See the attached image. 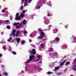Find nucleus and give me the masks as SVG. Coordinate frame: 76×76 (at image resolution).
Returning <instances> with one entry per match:
<instances>
[{
	"instance_id": "a18cd8bd",
	"label": "nucleus",
	"mask_w": 76,
	"mask_h": 76,
	"mask_svg": "<svg viewBox=\"0 0 76 76\" xmlns=\"http://www.w3.org/2000/svg\"><path fill=\"white\" fill-rule=\"evenodd\" d=\"M30 37H32V34H30Z\"/></svg>"
},
{
	"instance_id": "a19ab883",
	"label": "nucleus",
	"mask_w": 76,
	"mask_h": 76,
	"mask_svg": "<svg viewBox=\"0 0 76 76\" xmlns=\"http://www.w3.org/2000/svg\"><path fill=\"white\" fill-rule=\"evenodd\" d=\"M43 45H43V44H41V47H42V46H43Z\"/></svg>"
},
{
	"instance_id": "aec40b11",
	"label": "nucleus",
	"mask_w": 76,
	"mask_h": 76,
	"mask_svg": "<svg viewBox=\"0 0 76 76\" xmlns=\"http://www.w3.org/2000/svg\"><path fill=\"white\" fill-rule=\"evenodd\" d=\"M19 14L18 13H17L16 14L15 16L16 17H18V16H19Z\"/></svg>"
},
{
	"instance_id": "6e6d98bb",
	"label": "nucleus",
	"mask_w": 76,
	"mask_h": 76,
	"mask_svg": "<svg viewBox=\"0 0 76 76\" xmlns=\"http://www.w3.org/2000/svg\"><path fill=\"white\" fill-rule=\"evenodd\" d=\"M75 39H76V37L75 38Z\"/></svg>"
},
{
	"instance_id": "f03ea898",
	"label": "nucleus",
	"mask_w": 76,
	"mask_h": 76,
	"mask_svg": "<svg viewBox=\"0 0 76 76\" xmlns=\"http://www.w3.org/2000/svg\"><path fill=\"white\" fill-rule=\"evenodd\" d=\"M34 58V55H32V56L29 55V60L27 61V62H25L26 65H27L28 63H29L30 61H31Z\"/></svg>"
},
{
	"instance_id": "bf43d9fd",
	"label": "nucleus",
	"mask_w": 76,
	"mask_h": 76,
	"mask_svg": "<svg viewBox=\"0 0 76 76\" xmlns=\"http://www.w3.org/2000/svg\"><path fill=\"white\" fill-rule=\"evenodd\" d=\"M35 67L36 68V66H35Z\"/></svg>"
},
{
	"instance_id": "f8f14e48",
	"label": "nucleus",
	"mask_w": 76,
	"mask_h": 76,
	"mask_svg": "<svg viewBox=\"0 0 76 76\" xmlns=\"http://www.w3.org/2000/svg\"><path fill=\"white\" fill-rule=\"evenodd\" d=\"M24 14L23 13H22L20 15V17L21 18H23L24 17Z\"/></svg>"
},
{
	"instance_id": "7ed1b4c3",
	"label": "nucleus",
	"mask_w": 76,
	"mask_h": 76,
	"mask_svg": "<svg viewBox=\"0 0 76 76\" xmlns=\"http://www.w3.org/2000/svg\"><path fill=\"white\" fill-rule=\"evenodd\" d=\"M29 53L31 54H32V55H34V56L35 54H36V50L35 49H33L32 50V51H29Z\"/></svg>"
},
{
	"instance_id": "1a4fd4ad",
	"label": "nucleus",
	"mask_w": 76,
	"mask_h": 76,
	"mask_svg": "<svg viewBox=\"0 0 76 76\" xmlns=\"http://www.w3.org/2000/svg\"><path fill=\"white\" fill-rule=\"evenodd\" d=\"M55 40L56 41H60V39L58 37H56L55 38Z\"/></svg>"
},
{
	"instance_id": "f3484780",
	"label": "nucleus",
	"mask_w": 76,
	"mask_h": 76,
	"mask_svg": "<svg viewBox=\"0 0 76 76\" xmlns=\"http://www.w3.org/2000/svg\"><path fill=\"white\" fill-rule=\"evenodd\" d=\"M49 50L50 51H53V48H50L49 49Z\"/></svg>"
},
{
	"instance_id": "4d7b16f0",
	"label": "nucleus",
	"mask_w": 76,
	"mask_h": 76,
	"mask_svg": "<svg viewBox=\"0 0 76 76\" xmlns=\"http://www.w3.org/2000/svg\"><path fill=\"white\" fill-rule=\"evenodd\" d=\"M0 76H1V75L0 74Z\"/></svg>"
},
{
	"instance_id": "cd10ccee",
	"label": "nucleus",
	"mask_w": 76,
	"mask_h": 76,
	"mask_svg": "<svg viewBox=\"0 0 76 76\" xmlns=\"http://www.w3.org/2000/svg\"><path fill=\"white\" fill-rule=\"evenodd\" d=\"M7 29H10V26H7Z\"/></svg>"
},
{
	"instance_id": "423d86ee",
	"label": "nucleus",
	"mask_w": 76,
	"mask_h": 76,
	"mask_svg": "<svg viewBox=\"0 0 76 76\" xmlns=\"http://www.w3.org/2000/svg\"><path fill=\"white\" fill-rule=\"evenodd\" d=\"M16 40L17 43H19V42L20 41V39L17 38L16 39Z\"/></svg>"
},
{
	"instance_id": "20e7f679",
	"label": "nucleus",
	"mask_w": 76,
	"mask_h": 76,
	"mask_svg": "<svg viewBox=\"0 0 76 76\" xmlns=\"http://www.w3.org/2000/svg\"><path fill=\"white\" fill-rule=\"evenodd\" d=\"M18 25H19V26H18L17 27V28L19 29V27H20V26L22 25V24L19 23H15L14 24V26H17Z\"/></svg>"
},
{
	"instance_id": "9b49d317",
	"label": "nucleus",
	"mask_w": 76,
	"mask_h": 76,
	"mask_svg": "<svg viewBox=\"0 0 76 76\" xmlns=\"http://www.w3.org/2000/svg\"><path fill=\"white\" fill-rule=\"evenodd\" d=\"M26 20H24L23 21V25H25L26 24Z\"/></svg>"
},
{
	"instance_id": "c85d7f7f",
	"label": "nucleus",
	"mask_w": 76,
	"mask_h": 76,
	"mask_svg": "<svg viewBox=\"0 0 76 76\" xmlns=\"http://www.w3.org/2000/svg\"><path fill=\"white\" fill-rule=\"evenodd\" d=\"M2 12H3V13H5V10H2Z\"/></svg>"
},
{
	"instance_id": "de8ad7c7",
	"label": "nucleus",
	"mask_w": 76,
	"mask_h": 76,
	"mask_svg": "<svg viewBox=\"0 0 76 76\" xmlns=\"http://www.w3.org/2000/svg\"><path fill=\"white\" fill-rule=\"evenodd\" d=\"M64 47H67V45H64Z\"/></svg>"
},
{
	"instance_id": "052dcab7",
	"label": "nucleus",
	"mask_w": 76,
	"mask_h": 76,
	"mask_svg": "<svg viewBox=\"0 0 76 76\" xmlns=\"http://www.w3.org/2000/svg\"><path fill=\"white\" fill-rule=\"evenodd\" d=\"M63 48H64V47H63Z\"/></svg>"
},
{
	"instance_id": "2eb2a0df",
	"label": "nucleus",
	"mask_w": 76,
	"mask_h": 76,
	"mask_svg": "<svg viewBox=\"0 0 76 76\" xmlns=\"http://www.w3.org/2000/svg\"><path fill=\"white\" fill-rule=\"evenodd\" d=\"M38 31H39V32H43L42 31V30L41 28H39L38 29Z\"/></svg>"
},
{
	"instance_id": "37998d69",
	"label": "nucleus",
	"mask_w": 76,
	"mask_h": 76,
	"mask_svg": "<svg viewBox=\"0 0 76 76\" xmlns=\"http://www.w3.org/2000/svg\"><path fill=\"white\" fill-rule=\"evenodd\" d=\"M38 58H40V56H39V55H38Z\"/></svg>"
},
{
	"instance_id": "f704fd0d",
	"label": "nucleus",
	"mask_w": 76,
	"mask_h": 76,
	"mask_svg": "<svg viewBox=\"0 0 76 76\" xmlns=\"http://www.w3.org/2000/svg\"><path fill=\"white\" fill-rule=\"evenodd\" d=\"M10 20H12V16H11V17H10Z\"/></svg>"
},
{
	"instance_id": "c03bdc74",
	"label": "nucleus",
	"mask_w": 76,
	"mask_h": 76,
	"mask_svg": "<svg viewBox=\"0 0 76 76\" xmlns=\"http://www.w3.org/2000/svg\"><path fill=\"white\" fill-rule=\"evenodd\" d=\"M1 67H3V68H4V66L3 65H1Z\"/></svg>"
},
{
	"instance_id": "412c9836",
	"label": "nucleus",
	"mask_w": 76,
	"mask_h": 76,
	"mask_svg": "<svg viewBox=\"0 0 76 76\" xmlns=\"http://www.w3.org/2000/svg\"><path fill=\"white\" fill-rule=\"evenodd\" d=\"M3 49L4 50V51H6V47L5 46H4L3 47Z\"/></svg>"
},
{
	"instance_id": "473e14b6",
	"label": "nucleus",
	"mask_w": 76,
	"mask_h": 76,
	"mask_svg": "<svg viewBox=\"0 0 76 76\" xmlns=\"http://www.w3.org/2000/svg\"><path fill=\"white\" fill-rule=\"evenodd\" d=\"M22 44H24L25 42H24V41H22Z\"/></svg>"
},
{
	"instance_id": "58836bf2",
	"label": "nucleus",
	"mask_w": 76,
	"mask_h": 76,
	"mask_svg": "<svg viewBox=\"0 0 76 76\" xmlns=\"http://www.w3.org/2000/svg\"><path fill=\"white\" fill-rule=\"evenodd\" d=\"M2 57V54H0V57Z\"/></svg>"
},
{
	"instance_id": "6e6552de",
	"label": "nucleus",
	"mask_w": 76,
	"mask_h": 76,
	"mask_svg": "<svg viewBox=\"0 0 76 76\" xmlns=\"http://www.w3.org/2000/svg\"><path fill=\"white\" fill-rule=\"evenodd\" d=\"M66 60L64 61L61 63H60L61 66H62V65H63V64H64V63H65V62H66Z\"/></svg>"
},
{
	"instance_id": "7c9ffc66",
	"label": "nucleus",
	"mask_w": 76,
	"mask_h": 76,
	"mask_svg": "<svg viewBox=\"0 0 76 76\" xmlns=\"http://www.w3.org/2000/svg\"><path fill=\"white\" fill-rule=\"evenodd\" d=\"M39 58H38L37 60L36 61H39Z\"/></svg>"
},
{
	"instance_id": "72a5a7b5",
	"label": "nucleus",
	"mask_w": 76,
	"mask_h": 76,
	"mask_svg": "<svg viewBox=\"0 0 76 76\" xmlns=\"http://www.w3.org/2000/svg\"><path fill=\"white\" fill-rule=\"evenodd\" d=\"M32 0H29V3L31 2V1H32Z\"/></svg>"
},
{
	"instance_id": "4468645a",
	"label": "nucleus",
	"mask_w": 76,
	"mask_h": 76,
	"mask_svg": "<svg viewBox=\"0 0 76 76\" xmlns=\"http://www.w3.org/2000/svg\"><path fill=\"white\" fill-rule=\"evenodd\" d=\"M60 68V67H56V68L54 69V71H56V70H58V69Z\"/></svg>"
},
{
	"instance_id": "864d4df0",
	"label": "nucleus",
	"mask_w": 76,
	"mask_h": 76,
	"mask_svg": "<svg viewBox=\"0 0 76 76\" xmlns=\"http://www.w3.org/2000/svg\"><path fill=\"white\" fill-rule=\"evenodd\" d=\"M42 48H44V47H42Z\"/></svg>"
},
{
	"instance_id": "2f4dec72",
	"label": "nucleus",
	"mask_w": 76,
	"mask_h": 76,
	"mask_svg": "<svg viewBox=\"0 0 76 76\" xmlns=\"http://www.w3.org/2000/svg\"><path fill=\"white\" fill-rule=\"evenodd\" d=\"M51 25H50L49 26V29H51Z\"/></svg>"
},
{
	"instance_id": "39448f33",
	"label": "nucleus",
	"mask_w": 76,
	"mask_h": 76,
	"mask_svg": "<svg viewBox=\"0 0 76 76\" xmlns=\"http://www.w3.org/2000/svg\"><path fill=\"white\" fill-rule=\"evenodd\" d=\"M40 36H42V37H45V34L43 31L41 32L40 33Z\"/></svg>"
},
{
	"instance_id": "5701e85b",
	"label": "nucleus",
	"mask_w": 76,
	"mask_h": 76,
	"mask_svg": "<svg viewBox=\"0 0 76 76\" xmlns=\"http://www.w3.org/2000/svg\"><path fill=\"white\" fill-rule=\"evenodd\" d=\"M8 75V74L6 72H4V74H3V75H5V76H7V75Z\"/></svg>"
},
{
	"instance_id": "13d9d810",
	"label": "nucleus",
	"mask_w": 76,
	"mask_h": 76,
	"mask_svg": "<svg viewBox=\"0 0 76 76\" xmlns=\"http://www.w3.org/2000/svg\"><path fill=\"white\" fill-rule=\"evenodd\" d=\"M1 62H0V63H1Z\"/></svg>"
},
{
	"instance_id": "8fccbe9b",
	"label": "nucleus",
	"mask_w": 76,
	"mask_h": 76,
	"mask_svg": "<svg viewBox=\"0 0 76 76\" xmlns=\"http://www.w3.org/2000/svg\"><path fill=\"white\" fill-rule=\"evenodd\" d=\"M13 42H14V40H12V43H13Z\"/></svg>"
},
{
	"instance_id": "a878e982",
	"label": "nucleus",
	"mask_w": 76,
	"mask_h": 76,
	"mask_svg": "<svg viewBox=\"0 0 76 76\" xmlns=\"http://www.w3.org/2000/svg\"><path fill=\"white\" fill-rule=\"evenodd\" d=\"M47 74H48V75H49L50 74H52V72L49 71L48 72H47Z\"/></svg>"
},
{
	"instance_id": "b1692460",
	"label": "nucleus",
	"mask_w": 76,
	"mask_h": 76,
	"mask_svg": "<svg viewBox=\"0 0 76 76\" xmlns=\"http://www.w3.org/2000/svg\"><path fill=\"white\" fill-rule=\"evenodd\" d=\"M12 53L13 54H14V55H16V53L15 51H13Z\"/></svg>"
},
{
	"instance_id": "f257e3e1",
	"label": "nucleus",
	"mask_w": 76,
	"mask_h": 76,
	"mask_svg": "<svg viewBox=\"0 0 76 76\" xmlns=\"http://www.w3.org/2000/svg\"><path fill=\"white\" fill-rule=\"evenodd\" d=\"M15 33H16V30H13L12 31V34H10V36H13L14 37L15 36V37H18L20 35V31L17 30L15 34Z\"/></svg>"
},
{
	"instance_id": "c756f323",
	"label": "nucleus",
	"mask_w": 76,
	"mask_h": 76,
	"mask_svg": "<svg viewBox=\"0 0 76 76\" xmlns=\"http://www.w3.org/2000/svg\"><path fill=\"white\" fill-rule=\"evenodd\" d=\"M5 23H7V22H9V21L8 20H6L5 21Z\"/></svg>"
},
{
	"instance_id": "bb28decb",
	"label": "nucleus",
	"mask_w": 76,
	"mask_h": 76,
	"mask_svg": "<svg viewBox=\"0 0 76 76\" xmlns=\"http://www.w3.org/2000/svg\"><path fill=\"white\" fill-rule=\"evenodd\" d=\"M27 31H26L25 30L24 32V34H27Z\"/></svg>"
},
{
	"instance_id": "3c124183",
	"label": "nucleus",
	"mask_w": 76,
	"mask_h": 76,
	"mask_svg": "<svg viewBox=\"0 0 76 76\" xmlns=\"http://www.w3.org/2000/svg\"><path fill=\"white\" fill-rule=\"evenodd\" d=\"M74 61L75 62L76 61V58H75V60H74Z\"/></svg>"
},
{
	"instance_id": "4be33fe9",
	"label": "nucleus",
	"mask_w": 76,
	"mask_h": 76,
	"mask_svg": "<svg viewBox=\"0 0 76 76\" xmlns=\"http://www.w3.org/2000/svg\"><path fill=\"white\" fill-rule=\"evenodd\" d=\"M62 73L61 72H58L57 74V75H58V76H59L60 75H61Z\"/></svg>"
},
{
	"instance_id": "c9c22d12",
	"label": "nucleus",
	"mask_w": 76,
	"mask_h": 76,
	"mask_svg": "<svg viewBox=\"0 0 76 76\" xmlns=\"http://www.w3.org/2000/svg\"><path fill=\"white\" fill-rule=\"evenodd\" d=\"M23 12L24 13H25V10H23Z\"/></svg>"
},
{
	"instance_id": "ddd939ff",
	"label": "nucleus",
	"mask_w": 76,
	"mask_h": 76,
	"mask_svg": "<svg viewBox=\"0 0 76 76\" xmlns=\"http://www.w3.org/2000/svg\"><path fill=\"white\" fill-rule=\"evenodd\" d=\"M21 19V18L20 16V17H16V20H20Z\"/></svg>"
},
{
	"instance_id": "dca6fc26",
	"label": "nucleus",
	"mask_w": 76,
	"mask_h": 76,
	"mask_svg": "<svg viewBox=\"0 0 76 76\" xmlns=\"http://www.w3.org/2000/svg\"><path fill=\"white\" fill-rule=\"evenodd\" d=\"M73 70H76V65H74V67L73 68Z\"/></svg>"
},
{
	"instance_id": "79ce46f5",
	"label": "nucleus",
	"mask_w": 76,
	"mask_h": 76,
	"mask_svg": "<svg viewBox=\"0 0 76 76\" xmlns=\"http://www.w3.org/2000/svg\"><path fill=\"white\" fill-rule=\"evenodd\" d=\"M12 39V37H10V39Z\"/></svg>"
},
{
	"instance_id": "49530a36",
	"label": "nucleus",
	"mask_w": 76,
	"mask_h": 76,
	"mask_svg": "<svg viewBox=\"0 0 76 76\" xmlns=\"http://www.w3.org/2000/svg\"><path fill=\"white\" fill-rule=\"evenodd\" d=\"M29 42H31V41H32V40H29Z\"/></svg>"
},
{
	"instance_id": "e433bc0d",
	"label": "nucleus",
	"mask_w": 76,
	"mask_h": 76,
	"mask_svg": "<svg viewBox=\"0 0 76 76\" xmlns=\"http://www.w3.org/2000/svg\"><path fill=\"white\" fill-rule=\"evenodd\" d=\"M65 28H67V25L65 26Z\"/></svg>"
},
{
	"instance_id": "393cba45",
	"label": "nucleus",
	"mask_w": 76,
	"mask_h": 76,
	"mask_svg": "<svg viewBox=\"0 0 76 76\" xmlns=\"http://www.w3.org/2000/svg\"><path fill=\"white\" fill-rule=\"evenodd\" d=\"M23 1H24V0H22L21 1V4H22L23 3ZM25 1H28V0H25Z\"/></svg>"
},
{
	"instance_id": "0eeeda50",
	"label": "nucleus",
	"mask_w": 76,
	"mask_h": 76,
	"mask_svg": "<svg viewBox=\"0 0 76 76\" xmlns=\"http://www.w3.org/2000/svg\"><path fill=\"white\" fill-rule=\"evenodd\" d=\"M39 39H43L44 38H43V37L42 36H38Z\"/></svg>"
},
{
	"instance_id": "a211bd4d",
	"label": "nucleus",
	"mask_w": 76,
	"mask_h": 76,
	"mask_svg": "<svg viewBox=\"0 0 76 76\" xmlns=\"http://www.w3.org/2000/svg\"><path fill=\"white\" fill-rule=\"evenodd\" d=\"M28 2H26L25 4H24V6H27V5H28Z\"/></svg>"
},
{
	"instance_id": "5fc2aeb1",
	"label": "nucleus",
	"mask_w": 76,
	"mask_h": 76,
	"mask_svg": "<svg viewBox=\"0 0 76 76\" xmlns=\"http://www.w3.org/2000/svg\"><path fill=\"white\" fill-rule=\"evenodd\" d=\"M1 35H3V34L2 33H1Z\"/></svg>"
},
{
	"instance_id": "ea45409f",
	"label": "nucleus",
	"mask_w": 76,
	"mask_h": 76,
	"mask_svg": "<svg viewBox=\"0 0 76 76\" xmlns=\"http://www.w3.org/2000/svg\"><path fill=\"white\" fill-rule=\"evenodd\" d=\"M47 16H50V14H48V15H47Z\"/></svg>"
},
{
	"instance_id": "6ab92c4d",
	"label": "nucleus",
	"mask_w": 76,
	"mask_h": 76,
	"mask_svg": "<svg viewBox=\"0 0 76 76\" xmlns=\"http://www.w3.org/2000/svg\"><path fill=\"white\" fill-rule=\"evenodd\" d=\"M70 64V62H68L66 63L65 65L67 66V65H68V64Z\"/></svg>"
},
{
	"instance_id": "603ef678",
	"label": "nucleus",
	"mask_w": 76,
	"mask_h": 76,
	"mask_svg": "<svg viewBox=\"0 0 76 76\" xmlns=\"http://www.w3.org/2000/svg\"><path fill=\"white\" fill-rule=\"evenodd\" d=\"M37 9H39V7H37Z\"/></svg>"
},
{
	"instance_id": "4c0bfd02",
	"label": "nucleus",
	"mask_w": 76,
	"mask_h": 76,
	"mask_svg": "<svg viewBox=\"0 0 76 76\" xmlns=\"http://www.w3.org/2000/svg\"><path fill=\"white\" fill-rule=\"evenodd\" d=\"M8 42H10V39H8Z\"/></svg>"
},
{
	"instance_id": "9d476101",
	"label": "nucleus",
	"mask_w": 76,
	"mask_h": 76,
	"mask_svg": "<svg viewBox=\"0 0 76 76\" xmlns=\"http://www.w3.org/2000/svg\"><path fill=\"white\" fill-rule=\"evenodd\" d=\"M54 34H56V33H57V31H58V29H54Z\"/></svg>"
},
{
	"instance_id": "09e8293b",
	"label": "nucleus",
	"mask_w": 76,
	"mask_h": 76,
	"mask_svg": "<svg viewBox=\"0 0 76 76\" xmlns=\"http://www.w3.org/2000/svg\"><path fill=\"white\" fill-rule=\"evenodd\" d=\"M21 9H23V7H21Z\"/></svg>"
}]
</instances>
